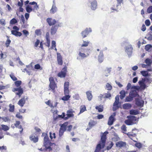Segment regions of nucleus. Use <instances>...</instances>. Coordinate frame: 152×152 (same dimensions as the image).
I'll return each mask as SVG.
<instances>
[{
  "instance_id": "14",
  "label": "nucleus",
  "mask_w": 152,
  "mask_h": 152,
  "mask_svg": "<svg viewBox=\"0 0 152 152\" xmlns=\"http://www.w3.org/2000/svg\"><path fill=\"white\" fill-rule=\"evenodd\" d=\"M91 28H86L84 31L82 32L81 34L83 38H84L87 37L89 33L91 32Z\"/></svg>"
},
{
  "instance_id": "11",
  "label": "nucleus",
  "mask_w": 152,
  "mask_h": 152,
  "mask_svg": "<svg viewBox=\"0 0 152 152\" xmlns=\"http://www.w3.org/2000/svg\"><path fill=\"white\" fill-rule=\"evenodd\" d=\"M28 99V97L27 96H23L19 101L18 103V104L21 107H23L25 104L26 100Z\"/></svg>"
},
{
  "instance_id": "4",
  "label": "nucleus",
  "mask_w": 152,
  "mask_h": 152,
  "mask_svg": "<svg viewBox=\"0 0 152 152\" xmlns=\"http://www.w3.org/2000/svg\"><path fill=\"white\" fill-rule=\"evenodd\" d=\"M152 82V79L146 77L142 78L141 80L138 82V83L140 85V88L144 90L147 87L146 83H148L149 84L151 83Z\"/></svg>"
},
{
  "instance_id": "52",
  "label": "nucleus",
  "mask_w": 152,
  "mask_h": 152,
  "mask_svg": "<svg viewBox=\"0 0 152 152\" xmlns=\"http://www.w3.org/2000/svg\"><path fill=\"white\" fill-rule=\"evenodd\" d=\"M20 122L18 121H16L15 123L14 124V126L16 128H18L19 126L20 125Z\"/></svg>"
},
{
  "instance_id": "13",
  "label": "nucleus",
  "mask_w": 152,
  "mask_h": 152,
  "mask_svg": "<svg viewBox=\"0 0 152 152\" xmlns=\"http://www.w3.org/2000/svg\"><path fill=\"white\" fill-rule=\"evenodd\" d=\"M136 120L135 116H133L130 119H127L125 121V123L128 125H132L134 124V121Z\"/></svg>"
},
{
  "instance_id": "33",
  "label": "nucleus",
  "mask_w": 152,
  "mask_h": 152,
  "mask_svg": "<svg viewBox=\"0 0 152 152\" xmlns=\"http://www.w3.org/2000/svg\"><path fill=\"white\" fill-rule=\"evenodd\" d=\"M86 110V107L85 105H82L81 106L80 108V112L79 113L78 115H79L80 114L83 113Z\"/></svg>"
},
{
  "instance_id": "42",
  "label": "nucleus",
  "mask_w": 152,
  "mask_h": 152,
  "mask_svg": "<svg viewBox=\"0 0 152 152\" xmlns=\"http://www.w3.org/2000/svg\"><path fill=\"white\" fill-rule=\"evenodd\" d=\"M90 43L89 41H83V43L81 45V47H87Z\"/></svg>"
},
{
  "instance_id": "31",
  "label": "nucleus",
  "mask_w": 152,
  "mask_h": 152,
  "mask_svg": "<svg viewBox=\"0 0 152 152\" xmlns=\"http://www.w3.org/2000/svg\"><path fill=\"white\" fill-rule=\"evenodd\" d=\"M96 124V123L94 120H91L88 123L89 127L90 129H91Z\"/></svg>"
},
{
  "instance_id": "23",
  "label": "nucleus",
  "mask_w": 152,
  "mask_h": 152,
  "mask_svg": "<svg viewBox=\"0 0 152 152\" xmlns=\"http://www.w3.org/2000/svg\"><path fill=\"white\" fill-rule=\"evenodd\" d=\"M66 130V126L63 125L60 129L59 134L60 136H62Z\"/></svg>"
},
{
  "instance_id": "7",
  "label": "nucleus",
  "mask_w": 152,
  "mask_h": 152,
  "mask_svg": "<svg viewBox=\"0 0 152 152\" xmlns=\"http://www.w3.org/2000/svg\"><path fill=\"white\" fill-rule=\"evenodd\" d=\"M67 72V67L65 66L62 69L61 71L58 74L57 76L60 78L65 77Z\"/></svg>"
},
{
  "instance_id": "26",
  "label": "nucleus",
  "mask_w": 152,
  "mask_h": 152,
  "mask_svg": "<svg viewBox=\"0 0 152 152\" xmlns=\"http://www.w3.org/2000/svg\"><path fill=\"white\" fill-rule=\"evenodd\" d=\"M11 33L16 37H20L22 35V34L20 32L15 30H12Z\"/></svg>"
},
{
  "instance_id": "48",
  "label": "nucleus",
  "mask_w": 152,
  "mask_h": 152,
  "mask_svg": "<svg viewBox=\"0 0 152 152\" xmlns=\"http://www.w3.org/2000/svg\"><path fill=\"white\" fill-rule=\"evenodd\" d=\"M17 20L15 18H13L10 21V23L11 24H14L17 23Z\"/></svg>"
},
{
  "instance_id": "10",
  "label": "nucleus",
  "mask_w": 152,
  "mask_h": 152,
  "mask_svg": "<svg viewBox=\"0 0 152 152\" xmlns=\"http://www.w3.org/2000/svg\"><path fill=\"white\" fill-rule=\"evenodd\" d=\"M46 21L49 26H54L57 23V24L59 22L56 21L55 19H53L51 18H48L46 19Z\"/></svg>"
},
{
  "instance_id": "39",
  "label": "nucleus",
  "mask_w": 152,
  "mask_h": 152,
  "mask_svg": "<svg viewBox=\"0 0 152 152\" xmlns=\"http://www.w3.org/2000/svg\"><path fill=\"white\" fill-rule=\"evenodd\" d=\"M95 108L96 109L98 110V112H102L103 110V107L101 105L96 106V107Z\"/></svg>"
},
{
  "instance_id": "16",
  "label": "nucleus",
  "mask_w": 152,
  "mask_h": 152,
  "mask_svg": "<svg viewBox=\"0 0 152 152\" xmlns=\"http://www.w3.org/2000/svg\"><path fill=\"white\" fill-rule=\"evenodd\" d=\"M74 112L72 109L68 110L66 112V115L67 116L65 117V120L68 119V118L70 117H72L74 116V115L73 113Z\"/></svg>"
},
{
  "instance_id": "41",
  "label": "nucleus",
  "mask_w": 152,
  "mask_h": 152,
  "mask_svg": "<svg viewBox=\"0 0 152 152\" xmlns=\"http://www.w3.org/2000/svg\"><path fill=\"white\" fill-rule=\"evenodd\" d=\"M120 94L121 95L120 96V97L121 99H122L125 96V92L124 91H122L120 92Z\"/></svg>"
},
{
  "instance_id": "19",
  "label": "nucleus",
  "mask_w": 152,
  "mask_h": 152,
  "mask_svg": "<svg viewBox=\"0 0 152 152\" xmlns=\"http://www.w3.org/2000/svg\"><path fill=\"white\" fill-rule=\"evenodd\" d=\"M115 145L116 147L122 148L126 146V142L120 141L116 143Z\"/></svg>"
},
{
  "instance_id": "50",
  "label": "nucleus",
  "mask_w": 152,
  "mask_h": 152,
  "mask_svg": "<svg viewBox=\"0 0 152 152\" xmlns=\"http://www.w3.org/2000/svg\"><path fill=\"white\" fill-rule=\"evenodd\" d=\"M0 24L2 26H4L6 24L5 20L4 19H0Z\"/></svg>"
},
{
  "instance_id": "44",
  "label": "nucleus",
  "mask_w": 152,
  "mask_h": 152,
  "mask_svg": "<svg viewBox=\"0 0 152 152\" xmlns=\"http://www.w3.org/2000/svg\"><path fill=\"white\" fill-rule=\"evenodd\" d=\"M147 39L149 40H152V32H151L149 33L147 35Z\"/></svg>"
},
{
  "instance_id": "3",
  "label": "nucleus",
  "mask_w": 152,
  "mask_h": 152,
  "mask_svg": "<svg viewBox=\"0 0 152 152\" xmlns=\"http://www.w3.org/2000/svg\"><path fill=\"white\" fill-rule=\"evenodd\" d=\"M22 82L20 80L16 81L15 82V84L17 88H14L12 89L13 92H15V94L18 95L19 98L21 97L23 93V89L20 85L21 84Z\"/></svg>"
},
{
  "instance_id": "47",
  "label": "nucleus",
  "mask_w": 152,
  "mask_h": 152,
  "mask_svg": "<svg viewBox=\"0 0 152 152\" xmlns=\"http://www.w3.org/2000/svg\"><path fill=\"white\" fill-rule=\"evenodd\" d=\"M130 113L131 115H136L138 114V112L134 110H131L130 111Z\"/></svg>"
},
{
  "instance_id": "28",
  "label": "nucleus",
  "mask_w": 152,
  "mask_h": 152,
  "mask_svg": "<svg viewBox=\"0 0 152 152\" xmlns=\"http://www.w3.org/2000/svg\"><path fill=\"white\" fill-rule=\"evenodd\" d=\"M136 104L138 106L142 107L143 106V101L137 99L136 101Z\"/></svg>"
},
{
  "instance_id": "64",
  "label": "nucleus",
  "mask_w": 152,
  "mask_h": 152,
  "mask_svg": "<svg viewBox=\"0 0 152 152\" xmlns=\"http://www.w3.org/2000/svg\"><path fill=\"white\" fill-rule=\"evenodd\" d=\"M10 77L13 80V81H16L17 80V78L13 75H10Z\"/></svg>"
},
{
  "instance_id": "46",
  "label": "nucleus",
  "mask_w": 152,
  "mask_h": 152,
  "mask_svg": "<svg viewBox=\"0 0 152 152\" xmlns=\"http://www.w3.org/2000/svg\"><path fill=\"white\" fill-rule=\"evenodd\" d=\"M7 147L6 146H0V151L1 152H4L7 150Z\"/></svg>"
},
{
  "instance_id": "56",
  "label": "nucleus",
  "mask_w": 152,
  "mask_h": 152,
  "mask_svg": "<svg viewBox=\"0 0 152 152\" xmlns=\"http://www.w3.org/2000/svg\"><path fill=\"white\" fill-rule=\"evenodd\" d=\"M113 142H111L110 143L109 145L108 146H107L106 148V149L108 150L110 149L113 146Z\"/></svg>"
},
{
  "instance_id": "25",
  "label": "nucleus",
  "mask_w": 152,
  "mask_h": 152,
  "mask_svg": "<svg viewBox=\"0 0 152 152\" xmlns=\"http://www.w3.org/2000/svg\"><path fill=\"white\" fill-rule=\"evenodd\" d=\"M126 134L128 137L132 140H133V137H136L137 136L136 134L135 133H134L133 132H129Z\"/></svg>"
},
{
  "instance_id": "20",
  "label": "nucleus",
  "mask_w": 152,
  "mask_h": 152,
  "mask_svg": "<svg viewBox=\"0 0 152 152\" xmlns=\"http://www.w3.org/2000/svg\"><path fill=\"white\" fill-rule=\"evenodd\" d=\"M133 48L131 45H129L126 48V52L128 55L131 54L132 53Z\"/></svg>"
},
{
  "instance_id": "51",
  "label": "nucleus",
  "mask_w": 152,
  "mask_h": 152,
  "mask_svg": "<svg viewBox=\"0 0 152 152\" xmlns=\"http://www.w3.org/2000/svg\"><path fill=\"white\" fill-rule=\"evenodd\" d=\"M11 43V40H10L9 38H8L5 43V45L7 47H8L9 46L10 44Z\"/></svg>"
},
{
  "instance_id": "22",
  "label": "nucleus",
  "mask_w": 152,
  "mask_h": 152,
  "mask_svg": "<svg viewBox=\"0 0 152 152\" xmlns=\"http://www.w3.org/2000/svg\"><path fill=\"white\" fill-rule=\"evenodd\" d=\"M29 139L31 141H33L35 143L37 142L39 140L38 137L37 136L35 137L33 135H31L29 137Z\"/></svg>"
},
{
  "instance_id": "12",
  "label": "nucleus",
  "mask_w": 152,
  "mask_h": 152,
  "mask_svg": "<svg viewBox=\"0 0 152 152\" xmlns=\"http://www.w3.org/2000/svg\"><path fill=\"white\" fill-rule=\"evenodd\" d=\"M69 83L68 82H65L64 85V94H69Z\"/></svg>"
},
{
  "instance_id": "35",
  "label": "nucleus",
  "mask_w": 152,
  "mask_h": 152,
  "mask_svg": "<svg viewBox=\"0 0 152 152\" xmlns=\"http://www.w3.org/2000/svg\"><path fill=\"white\" fill-rule=\"evenodd\" d=\"M57 10V8L56 6L53 5L51 9L50 10V12L52 14H54Z\"/></svg>"
},
{
  "instance_id": "30",
  "label": "nucleus",
  "mask_w": 152,
  "mask_h": 152,
  "mask_svg": "<svg viewBox=\"0 0 152 152\" xmlns=\"http://www.w3.org/2000/svg\"><path fill=\"white\" fill-rule=\"evenodd\" d=\"M86 94L87 98L89 101H91L92 98V95L91 94V91H89L86 92Z\"/></svg>"
},
{
  "instance_id": "36",
  "label": "nucleus",
  "mask_w": 152,
  "mask_h": 152,
  "mask_svg": "<svg viewBox=\"0 0 152 152\" xmlns=\"http://www.w3.org/2000/svg\"><path fill=\"white\" fill-rule=\"evenodd\" d=\"M2 128L0 127V132L1 131V129H3L4 131H7L9 129V127L7 125H1Z\"/></svg>"
},
{
  "instance_id": "38",
  "label": "nucleus",
  "mask_w": 152,
  "mask_h": 152,
  "mask_svg": "<svg viewBox=\"0 0 152 152\" xmlns=\"http://www.w3.org/2000/svg\"><path fill=\"white\" fill-rule=\"evenodd\" d=\"M9 111L11 112H13L15 110V106L13 105H12V104H9Z\"/></svg>"
},
{
  "instance_id": "15",
  "label": "nucleus",
  "mask_w": 152,
  "mask_h": 152,
  "mask_svg": "<svg viewBox=\"0 0 152 152\" xmlns=\"http://www.w3.org/2000/svg\"><path fill=\"white\" fill-rule=\"evenodd\" d=\"M42 136H45L44 139V145H48V144H49L50 143V141L47 134L45 133H43Z\"/></svg>"
},
{
  "instance_id": "62",
  "label": "nucleus",
  "mask_w": 152,
  "mask_h": 152,
  "mask_svg": "<svg viewBox=\"0 0 152 152\" xmlns=\"http://www.w3.org/2000/svg\"><path fill=\"white\" fill-rule=\"evenodd\" d=\"M20 2L18 1V6L20 7H22L23 4V0H20Z\"/></svg>"
},
{
  "instance_id": "57",
  "label": "nucleus",
  "mask_w": 152,
  "mask_h": 152,
  "mask_svg": "<svg viewBox=\"0 0 152 152\" xmlns=\"http://www.w3.org/2000/svg\"><path fill=\"white\" fill-rule=\"evenodd\" d=\"M51 49H53L54 48H55L56 47V42L55 41L53 40L51 42Z\"/></svg>"
},
{
  "instance_id": "32",
  "label": "nucleus",
  "mask_w": 152,
  "mask_h": 152,
  "mask_svg": "<svg viewBox=\"0 0 152 152\" xmlns=\"http://www.w3.org/2000/svg\"><path fill=\"white\" fill-rule=\"evenodd\" d=\"M119 102L115 101L113 104V109L114 111L116 110L119 108L118 106Z\"/></svg>"
},
{
  "instance_id": "60",
  "label": "nucleus",
  "mask_w": 152,
  "mask_h": 152,
  "mask_svg": "<svg viewBox=\"0 0 152 152\" xmlns=\"http://www.w3.org/2000/svg\"><path fill=\"white\" fill-rule=\"evenodd\" d=\"M135 145L136 147H137L139 148H141L142 146L140 142L136 143L135 144Z\"/></svg>"
},
{
  "instance_id": "5",
  "label": "nucleus",
  "mask_w": 152,
  "mask_h": 152,
  "mask_svg": "<svg viewBox=\"0 0 152 152\" xmlns=\"http://www.w3.org/2000/svg\"><path fill=\"white\" fill-rule=\"evenodd\" d=\"M49 81L50 84L49 90H51L53 93H55L56 92V88H57V86L55 82L53 77H50Z\"/></svg>"
},
{
  "instance_id": "6",
  "label": "nucleus",
  "mask_w": 152,
  "mask_h": 152,
  "mask_svg": "<svg viewBox=\"0 0 152 152\" xmlns=\"http://www.w3.org/2000/svg\"><path fill=\"white\" fill-rule=\"evenodd\" d=\"M67 72V67L65 66L62 69L61 71L58 74L57 76L60 78L65 77Z\"/></svg>"
},
{
  "instance_id": "34",
  "label": "nucleus",
  "mask_w": 152,
  "mask_h": 152,
  "mask_svg": "<svg viewBox=\"0 0 152 152\" xmlns=\"http://www.w3.org/2000/svg\"><path fill=\"white\" fill-rule=\"evenodd\" d=\"M123 108L125 109H129L132 107L131 105L129 103H125L123 104Z\"/></svg>"
},
{
  "instance_id": "37",
  "label": "nucleus",
  "mask_w": 152,
  "mask_h": 152,
  "mask_svg": "<svg viewBox=\"0 0 152 152\" xmlns=\"http://www.w3.org/2000/svg\"><path fill=\"white\" fill-rule=\"evenodd\" d=\"M65 96L61 98V99L64 101L68 100L70 97V96L69 94H64Z\"/></svg>"
},
{
  "instance_id": "18",
  "label": "nucleus",
  "mask_w": 152,
  "mask_h": 152,
  "mask_svg": "<svg viewBox=\"0 0 152 152\" xmlns=\"http://www.w3.org/2000/svg\"><path fill=\"white\" fill-rule=\"evenodd\" d=\"M57 60L58 64L60 65H62L63 64V61L62 58L60 53H57Z\"/></svg>"
},
{
  "instance_id": "2",
  "label": "nucleus",
  "mask_w": 152,
  "mask_h": 152,
  "mask_svg": "<svg viewBox=\"0 0 152 152\" xmlns=\"http://www.w3.org/2000/svg\"><path fill=\"white\" fill-rule=\"evenodd\" d=\"M24 4L26 6V10L28 13H30L32 11L37 10L39 7L38 5L35 1H33L29 2V1L27 0L24 2Z\"/></svg>"
},
{
  "instance_id": "53",
  "label": "nucleus",
  "mask_w": 152,
  "mask_h": 152,
  "mask_svg": "<svg viewBox=\"0 0 152 152\" xmlns=\"http://www.w3.org/2000/svg\"><path fill=\"white\" fill-rule=\"evenodd\" d=\"M45 147V148L46 150H48V151H52V148L50 146H48V145H44Z\"/></svg>"
},
{
  "instance_id": "61",
  "label": "nucleus",
  "mask_w": 152,
  "mask_h": 152,
  "mask_svg": "<svg viewBox=\"0 0 152 152\" xmlns=\"http://www.w3.org/2000/svg\"><path fill=\"white\" fill-rule=\"evenodd\" d=\"M121 129L122 131L124 132H126V128L124 124L122 125L121 127Z\"/></svg>"
},
{
  "instance_id": "17",
  "label": "nucleus",
  "mask_w": 152,
  "mask_h": 152,
  "mask_svg": "<svg viewBox=\"0 0 152 152\" xmlns=\"http://www.w3.org/2000/svg\"><path fill=\"white\" fill-rule=\"evenodd\" d=\"M91 2V8L93 10H94L97 8V5L96 0H89Z\"/></svg>"
},
{
  "instance_id": "55",
  "label": "nucleus",
  "mask_w": 152,
  "mask_h": 152,
  "mask_svg": "<svg viewBox=\"0 0 152 152\" xmlns=\"http://www.w3.org/2000/svg\"><path fill=\"white\" fill-rule=\"evenodd\" d=\"M147 11L148 13H150L152 12V6H150L147 8Z\"/></svg>"
},
{
  "instance_id": "59",
  "label": "nucleus",
  "mask_w": 152,
  "mask_h": 152,
  "mask_svg": "<svg viewBox=\"0 0 152 152\" xmlns=\"http://www.w3.org/2000/svg\"><path fill=\"white\" fill-rule=\"evenodd\" d=\"M35 34L38 36L40 35L41 34V33L40 29H37L35 31Z\"/></svg>"
},
{
  "instance_id": "27",
  "label": "nucleus",
  "mask_w": 152,
  "mask_h": 152,
  "mask_svg": "<svg viewBox=\"0 0 152 152\" xmlns=\"http://www.w3.org/2000/svg\"><path fill=\"white\" fill-rule=\"evenodd\" d=\"M104 55L102 52H100L98 56V61L100 63H102L103 61Z\"/></svg>"
},
{
  "instance_id": "58",
  "label": "nucleus",
  "mask_w": 152,
  "mask_h": 152,
  "mask_svg": "<svg viewBox=\"0 0 152 152\" xmlns=\"http://www.w3.org/2000/svg\"><path fill=\"white\" fill-rule=\"evenodd\" d=\"M111 96V94L110 93H107L104 94V98H109Z\"/></svg>"
},
{
  "instance_id": "63",
  "label": "nucleus",
  "mask_w": 152,
  "mask_h": 152,
  "mask_svg": "<svg viewBox=\"0 0 152 152\" xmlns=\"http://www.w3.org/2000/svg\"><path fill=\"white\" fill-rule=\"evenodd\" d=\"M46 42L45 44V45L48 47H49L50 45V40H46Z\"/></svg>"
},
{
  "instance_id": "43",
  "label": "nucleus",
  "mask_w": 152,
  "mask_h": 152,
  "mask_svg": "<svg viewBox=\"0 0 152 152\" xmlns=\"http://www.w3.org/2000/svg\"><path fill=\"white\" fill-rule=\"evenodd\" d=\"M152 48V46L151 45H147L145 46V49L146 51H150L151 50V49Z\"/></svg>"
},
{
  "instance_id": "54",
  "label": "nucleus",
  "mask_w": 152,
  "mask_h": 152,
  "mask_svg": "<svg viewBox=\"0 0 152 152\" xmlns=\"http://www.w3.org/2000/svg\"><path fill=\"white\" fill-rule=\"evenodd\" d=\"M34 68L37 69H40V70H42V67H41L40 65L38 64H36L34 66Z\"/></svg>"
},
{
  "instance_id": "21",
  "label": "nucleus",
  "mask_w": 152,
  "mask_h": 152,
  "mask_svg": "<svg viewBox=\"0 0 152 152\" xmlns=\"http://www.w3.org/2000/svg\"><path fill=\"white\" fill-rule=\"evenodd\" d=\"M84 50V49L83 48H81L79 50V55L80 57L83 58H86L87 57V56L84 53H82V52H83V50Z\"/></svg>"
},
{
  "instance_id": "1",
  "label": "nucleus",
  "mask_w": 152,
  "mask_h": 152,
  "mask_svg": "<svg viewBox=\"0 0 152 152\" xmlns=\"http://www.w3.org/2000/svg\"><path fill=\"white\" fill-rule=\"evenodd\" d=\"M108 133L107 132H104L101 136L100 140L96 146L94 152H99L101 149L103 148L105 145L107 139V134Z\"/></svg>"
},
{
  "instance_id": "49",
  "label": "nucleus",
  "mask_w": 152,
  "mask_h": 152,
  "mask_svg": "<svg viewBox=\"0 0 152 152\" xmlns=\"http://www.w3.org/2000/svg\"><path fill=\"white\" fill-rule=\"evenodd\" d=\"M106 86L107 89L108 90H111L112 89V86L109 83H107Z\"/></svg>"
},
{
  "instance_id": "9",
  "label": "nucleus",
  "mask_w": 152,
  "mask_h": 152,
  "mask_svg": "<svg viewBox=\"0 0 152 152\" xmlns=\"http://www.w3.org/2000/svg\"><path fill=\"white\" fill-rule=\"evenodd\" d=\"M115 115L116 113L114 112L109 117L108 122V125L111 126L113 124L115 120Z\"/></svg>"
},
{
  "instance_id": "45",
  "label": "nucleus",
  "mask_w": 152,
  "mask_h": 152,
  "mask_svg": "<svg viewBox=\"0 0 152 152\" xmlns=\"http://www.w3.org/2000/svg\"><path fill=\"white\" fill-rule=\"evenodd\" d=\"M133 100V98L129 95V96H127L125 99L126 102H130Z\"/></svg>"
},
{
  "instance_id": "29",
  "label": "nucleus",
  "mask_w": 152,
  "mask_h": 152,
  "mask_svg": "<svg viewBox=\"0 0 152 152\" xmlns=\"http://www.w3.org/2000/svg\"><path fill=\"white\" fill-rule=\"evenodd\" d=\"M129 95L133 98L137 96V93L136 91H131L129 93Z\"/></svg>"
},
{
  "instance_id": "8",
  "label": "nucleus",
  "mask_w": 152,
  "mask_h": 152,
  "mask_svg": "<svg viewBox=\"0 0 152 152\" xmlns=\"http://www.w3.org/2000/svg\"><path fill=\"white\" fill-rule=\"evenodd\" d=\"M61 23H58L57 25L52 26L50 29V33L52 35L55 34L58 30V27L61 26Z\"/></svg>"
},
{
  "instance_id": "40",
  "label": "nucleus",
  "mask_w": 152,
  "mask_h": 152,
  "mask_svg": "<svg viewBox=\"0 0 152 152\" xmlns=\"http://www.w3.org/2000/svg\"><path fill=\"white\" fill-rule=\"evenodd\" d=\"M140 73L144 77H147L148 75V73L147 71H142Z\"/></svg>"
},
{
  "instance_id": "24",
  "label": "nucleus",
  "mask_w": 152,
  "mask_h": 152,
  "mask_svg": "<svg viewBox=\"0 0 152 152\" xmlns=\"http://www.w3.org/2000/svg\"><path fill=\"white\" fill-rule=\"evenodd\" d=\"M145 62L148 66H150L152 64V55L151 56V59L147 58L145 59Z\"/></svg>"
}]
</instances>
